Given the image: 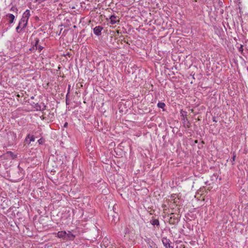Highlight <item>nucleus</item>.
I'll use <instances>...</instances> for the list:
<instances>
[{
  "label": "nucleus",
  "instance_id": "nucleus-17",
  "mask_svg": "<svg viewBox=\"0 0 248 248\" xmlns=\"http://www.w3.org/2000/svg\"><path fill=\"white\" fill-rule=\"evenodd\" d=\"M10 10L15 12L16 16H17V12L18 10H17V9L16 7H12L11 8Z\"/></svg>",
  "mask_w": 248,
  "mask_h": 248
},
{
  "label": "nucleus",
  "instance_id": "nucleus-18",
  "mask_svg": "<svg viewBox=\"0 0 248 248\" xmlns=\"http://www.w3.org/2000/svg\"><path fill=\"white\" fill-rule=\"evenodd\" d=\"M232 155H232V159H231V161H232V162H234L235 159V157H236V154H235V153H234V152H233V154H232Z\"/></svg>",
  "mask_w": 248,
  "mask_h": 248
},
{
  "label": "nucleus",
  "instance_id": "nucleus-5",
  "mask_svg": "<svg viewBox=\"0 0 248 248\" xmlns=\"http://www.w3.org/2000/svg\"><path fill=\"white\" fill-rule=\"evenodd\" d=\"M103 28L100 26H96L93 29V33L97 36H100L101 34V31Z\"/></svg>",
  "mask_w": 248,
  "mask_h": 248
},
{
  "label": "nucleus",
  "instance_id": "nucleus-13",
  "mask_svg": "<svg viewBox=\"0 0 248 248\" xmlns=\"http://www.w3.org/2000/svg\"><path fill=\"white\" fill-rule=\"evenodd\" d=\"M28 139H29L30 142L31 141H34L35 140V138L33 135L31 136L30 134L28 135L27 137L26 138V140H27Z\"/></svg>",
  "mask_w": 248,
  "mask_h": 248
},
{
  "label": "nucleus",
  "instance_id": "nucleus-10",
  "mask_svg": "<svg viewBox=\"0 0 248 248\" xmlns=\"http://www.w3.org/2000/svg\"><path fill=\"white\" fill-rule=\"evenodd\" d=\"M46 106L44 103H41L40 104H37L36 105V110L43 111L46 109Z\"/></svg>",
  "mask_w": 248,
  "mask_h": 248
},
{
  "label": "nucleus",
  "instance_id": "nucleus-3",
  "mask_svg": "<svg viewBox=\"0 0 248 248\" xmlns=\"http://www.w3.org/2000/svg\"><path fill=\"white\" fill-rule=\"evenodd\" d=\"M162 242L163 244V246L166 248H173V246L172 245V243L170 240L168 239L166 237H163L162 239Z\"/></svg>",
  "mask_w": 248,
  "mask_h": 248
},
{
  "label": "nucleus",
  "instance_id": "nucleus-4",
  "mask_svg": "<svg viewBox=\"0 0 248 248\" xmlns=\"http://www.w3.org/2000/svg\"><path fill=\"white\" fill-rule=\"evenodd\" d=\"M145 242L148 246L151 248H157V245L150 238L145 239Z\"/></svg>",
  "mask_w": 248,
  "mask_h": 248
},
{
  "label": "nucleus",
  "instance_id": "nucleus-15",
  "mask_svg": "<svg viewBox=\"0 0 248 248\" xmlns=\"http://www.w3.org/2000/svg\"><path fill=\"white\" fill-rule=\"evenodd\" d=\"M152 224L153 225H156L158 226L159 225V220L157 219H155L152 220Z\"/></svg>",
  "mask_w": 248,
  "mask_h": 248
},
{
  "label": "nucleus",
  "instance_id": "nucleus-9",
  "mask_svg": "<svg viewBox=\"0 0 248 248\" xmlns=\"http://www.w3.org/2000/svg\"><path fill=\"white\" fill-rule=\"evenodd\" d=\"M57 237L62 238L64 240L66 239V232L65 231H59L57 233Z\"/></svg>",
  "mask_w": 248,
  "mask_h": 248
},
{
  "label": "nucleus",
  "instance_id": "nucleus-16",
  "mask_svg": "<svg viewBox=\"0 0 248 248\" xmlns=\"http://www.w3.org/2000/svg\"><path fill=\"white\" fill-rule=\"evenodd\" d=\"M238 49L239 52H241V54L243 53V46L242 45H241L239 47H238Z\"/></svg>",
  "mask_w": 248,
  "mask_h": 248
},
{
  "label": "nucleus",
  "instance_id": "nucleus-14",
  "mask_svg": "<svg viewBox=\"0 0 248 248\" xmlns=\"http://www.w3.org/2000/svg\"><path fill=\"white\" fill-rule=\"evenodd\" d=\"M157 107L159 108H164L165 107V104L163 102H158L157 104Z\"/></svg>",
  "mask_w": 248,
  "mask_h": 248
},
{
  "label": "nucleus",
  "instance_id": "nucleus-6",
  "mask_svg": "<svg viewBox=\"0 0 248 248\" xmlns=\"http://www.w3.org/2000/svg\"><path fill=\"white\" fill-rule=\"evenodd\" d=\"M31 16L30 10L27 9L23 14L21 19L28 22L29 18Z\"/></svg>",
  "mask_w": 248,
  "mask_h": 248
},
{
  "label": "nucleus",
  "instance_id": "nucleus-11",
  "mask_svg": "<svg viewBox=\"0 0 248 248\" xmlns=\"http://www.w3.org/2000/svg\"><path fill=\"white\" fill-rule=\"evenodd\" d=\"M109 19H110V23L112 25L115 24L117 21L116 16L114 15L111 16H110Z\"/></svg>",
  "mask_w": 248,
  "mask_h": 248
},
{
  "label": "nucleus",
  "instance_id": "nucleus-1",
  "mask_svg": "<svg viewBox=\"0 0 248 248\" xmlns=\"http://www.w3.org/2000/svg\"><path fill=\"white\" fill-rule=\"evenodd\" d=\"M39 40L37 38L34 39V43L32 44V46L30 49V50H38L39 52H41L44 48V46L39 44Z\"/></svg>",
  "mask_w": 248,
  "mask_h": 248
},
{
  "label": "nucleus",
  "instance_id": "nucleus-8",
  "mask_svg": "<svg viewBox=\"0 0 248 248\" xmlns=\"http://www.w3.org/2000/svg\"><path fill=\"white\" fill-rule=\"evenodd\" d=\"M75 238V235L73 234L71 232L68 231V232H66V241L71 240L72 241Z\"/></svg>",
  "mask_w": 248,
  "mask_h": 248
},
{
  "label": "nucleus",
  "instance_id": "nucleus-19",
  "mask_svg": "<svg viewBox=\"0 0 248 248\" xmlns=\"http://www.w3.org/2000/svg\"><path fill=\"white\" fill-rule=\"evenodd\" d=\"M38 142L39 144H42L44 142V140L42 139H40L38 140Z\"/></svg>",
  "mask_w": 248,
  "mask_h": 248
},
{
  "label": "nucleus",
  "instance_id": "nucleus-12",
  "mask_svg": "<svg viewBox=\"0 0 248 248\" xmlns=\"http://www.w3.org/2000/svg\"><path fill=\"white\" fill-rule=\"evenodd\" d=\"M6 154L8 156H10L12 159H14V158H16V155H15L11 151H8V152H7Z\"/></svg>",
  "mask_w": 248,
  "mask_h": 248
},
{
  "label": "nucleus",
  "instance_id": "nucleus-21",
  "mask_svg": "<svg viewBox=\"0 0 248 248\" xmlns=\"http://www.w3.org/2000/svg\"><path fill=\"white\" fill-rule=\"evenodd\" d=\"M247 70H248V66Z\"/></svg>",
  "mask_w": 248,
  "mask_h": 248
},
{
  "label": "nucleus",
  "instance_id": "nucleus-2",
  "mask_svg": "<svg viewBox=\"0 0 248 248\" xmlns=\"http://www.w3.org/2000/svg\"><path fill=\"white\" fill-rule=\"evenodd\" d=\"M28 24V22L21 19L18 23V25L16 28V31L17 32H20L22 30L25 29Z\"/></svg>",
  "mask_w": 248,
  "mask_h": 248
},
{
  "label": "nucleus",
  "instance_id": "nucleus-20",
  "mask_svg": "<svg viewBox=\"0 0 248 248\" xmlns=\"http://www.w3.org/2000/svg\"><path fill=\"white\" fill-rule=\"evenodd\" d=\"M67 126H68V123H67V122L65 123H64V124L63 126H64V127H67Z\"/></svg>",
  "mask_w": 248,
  "mask_h": 248
},
{
  "label": "nucleus",
  "instance_id": "nucleus-7",
  "mask_svg": "<svg viewBox=\"0 0 248 248\" xmlns=\"http://www.w3.org/2000/svg\"><path fill=\"white\" fill-rule=\"evenodd\" d=\"M6 17L9 23L12 24L14 22L15 18V16L14 14L8 13L6 14Z\"/></svg>",
  "mask_w": 248,
  "mask_h": 248
}]
</instances>
